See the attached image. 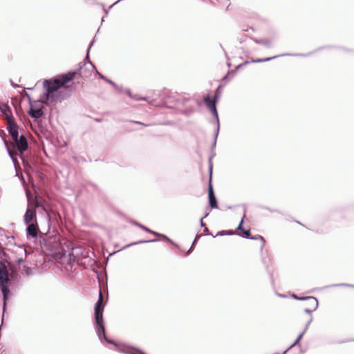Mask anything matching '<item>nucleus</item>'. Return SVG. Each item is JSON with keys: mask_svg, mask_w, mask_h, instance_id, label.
<instances>
[{"mask_svg": "<svg viewBox=\"0 0 354 354\" xmlns=\"http://www.w3.org/2000/svg\"><path fill=\"white\" fill-rule=\"evenodd\" d=\"M73 73H64L44 80L42 102L46 105L56 104L69 97L70 94L64 86L73 80Z\"/></svg>", "mask_w": 354, "mask_h": 354, "instance_id": "nucleus-1", "label": "nucleus"}, {"mask_svg": "<svg viewBox=\"0 0 354 354\" xmlns=\"http://www.w3.org/2000/svg\"><path fill=\"white\" fill-rule=\"evenodd\" d=\"M105 304L103 301V296L102 292L100 290L98 299L95 304L94 306V314H95V331L100 341L102 344L108 343L114 345L120 344V343L115 342L114 340L109 339L106 336V328L104 326V322L103 319V312Z\"/></svg>", "mask_w": 354, "mask_h": 354, "instance_id": "nucleus-2", "label": "nucleus"}, {"mask_svg": "<svg viewBox=\"0 0 354 354\" xmlns=\"http://www.w3.org/2000/svg\"><path fill=\"white\" fill-rule=\"evenodd\" d=\"M208 184H207V200L208 206L206 207L205 212L201 217V228L204 225L203 220L209 215V210L211 209H218V200L216 196L213 186V164L209 161V172H208Z\"/></svg>", "mask_w": 354, "mask_h": 354, "instance_id": "nucleus-3", "label": "nucleus"}, {"mask_svg": "<svg viewBox=\"0 0 354 354\" xmlns=\"http://www.w3.org/2000/svg\"><path fill=\"white\" fill-rule=\"evenodd\" d=\"M132 224L140 227V229L145 231L146 232H148L149 234H151L157 236L158 238L150 239V240H140L138 241L133 242V243L128 244L124 248H128L131 245H138V244H141V243H155V242H158L159 241H163L169 243L170 244H171L172 245H174V247H176L177 248H179V245L177 243H176L174 241H172L169 237L166 236L165 234L159 233L156 231H153V230L149 229V227H146L145 225L138 223L136 221H133L132 222Z\"/></svg>", "mask_w": 354, "mask_h": 354, "instance_id": "nucleus-4", "label": "nucleus"}, {"mask_svg": "<svg viewBox=\"0 0 354 354\" xmlns=\"http://www.w3.org/2000/svg\"><path fill=\"white\" fill-rule=\"evenodd\" d=\"M95 40L93 39L91 44H89L87 51L86 55L84 60L80 63V66L77 69L74 71H71L67 73H73L74 75L73 76V80L76 76H80L82 79H86L89 77L92 73V71L94 70L95 71V66L93 64V63L89 59V52L90 50L94 43Z\"/></svg>", "mask_w": 354, "mask_h": 354, "instance_id": "nucleus-5", "label": "nucleus"}, {"mask_svg": "<svg viewBox=\"0 0 354 354\" xmlns=\"http://www.w3.org/2000/svg\"><path fill=\"white\" fill-rule=\"evenodd\" d=\"M203 102L207 110L213 116V119L210 120L209 122L215 124L220 123L217 110V104L219 100H217V97L214 98L212 94H208L203 97Z\"/></svg>", "mask_w": 354, "mask_h": 354, "instance_id": "nucleus-6", "label": "nucleus"}, {"mask_svg": "<svg viewBox=\"0 0 354 354\" xmlns=\"http://www.w3.org/2000/svg\"><path fill=\"white\" fill-rule=\"evenodd\" d=\"M10 282V277H9V272L8 274H3L0 276V290L3 295V312L6 310V302L7 300L9 299L11 292L8 286V283Z\"/></svg>", "mask_w": 354, "mask_h": 354, "instance_id": "nucleus-7", "label": "nucleus"}, {"mask_svg": "<svg viewBox=\"0 0 354 354\" xmlns=\"http://www.w3.org/2000/svg\"><path fill=\"white\" fill-rule=\"evenodd\" d=\"M178 102L184 106L183 113L189 115L196 106L199 105V100L197 98L180 97Z\"/></svg>", "mask_w": 354, "mask_h": 354, "instance_id": "nucleus-8", "label": "nucleus"}, {"mask_svg": "<svg viewBox=\"0 0 354 354\" xmlns=\"http://www.w3.org/2000/svg\"><path fill=\"white\" fill-rule=\"evenodd\" d=\"M10 142L12 149L20 155H22L28 149V140L23 134H21L16 140L12 139Z\"/></svg>", "mask_w": 354, "mask_h": 354, "instance_id": "nucleus-9", "label": "nucleus"}, {"mask_svg": "<svg viewBox=\"0 0 354 354\" xmlns=\"http://www.w3.org/2000/svg\"><path fill=\"white\" fill-rule=\"evenodd\" d=\"M41 102L39 100L29 105L28 113L32 118L35 120H37L44 115V112L41 106Z\"/></svg>", "mask_w": 354, "mask_h": 354, "instance_id": "nucleus-10", "label": "nucleus"}, {"mask_svg": "<svg viewBox=\"0 0 354 354\" xmlns=\"http://www.w3.org/2000/svg\"><path fill=\"white\" fill-rule=\"evenodd\" d=\"M115 348L118 352L124 354H147L143 351L137 347H134L124 343L115 344Z\"/></svg>", "mask_w": 354, "mask_h": 354, "instance_id": "nucleus-11", "label": "nucleus"}, {"mask_svg": "<svg viewBox=\"0 0 354 354\" xmlns=\"http://www.w3.org/2000/svg\"><path fill=\"white\" fill-rule=\"evenodd\" d=\"M220 129H221V123L216 124V128L214 129V134H213V141H212V143L210 147L211 152H210V155L209 156V158H208V172H209V161L211 160V162L213 164L212 159L216 156V153L214 152V149L216 146V142H217V138H218V134L220 132Z\"/></svg>", "mask_w": 354, "mask_h": 354, "instance_id": "nucleus-12", "label": "nucleus"}, {"mask_svg": "<svg viewBox=\"0 0 354 354\" xmlns=\"http://www.w3.org/2000/svg\"><path fill=\"white\" fill-rule=\"evenodd\" d=\"M24 222L25 225L32 224L37 221V212L35 208L30 207L29 203H28V207L24 215Z\"/></svg>", "mask_w": 354, "mask_h": 354, "instance_id": "nucleus-13", "label": "nucleus"}, {"mask_svg": "<svg viewBox=\"0 0 354 354\" xmlns=\"http://www.w3.org/2000/svg\"><path fill=\"white\" fill-rule=\"evenodd\" d=\"M26 236L28 239L32 238V239H37L38 238V234L39 232V226L37 224V222H34L32 224L26 225Z\"/></svg>", "mask_w": 354, "mask_h": 354, "instance_id": "nucleus-14", "label": "nucleus"}, {"mask_svg": "<svg viewBox=\"0 0 354 354\" xmlns=\"http://www.w3.org/2000/svg\"><path fill=\"white\" fill-rule=\"evenodd\" d=\"M6 129L8 132L9 136L11 138L12 140V139H17V137L20 136L19 132V126L16 123V122H12L9 124H6Z\"/></svg>", "mask_w": 354, "mask_h": 354, "instance_id": "nucleus-15", "label": "nucleus"}, {"mask_svg": "<svg viewBox=\"0 0 354 354\" xmlns=\"http://www.w3.org/2000/svg\"><path fill=\"white\" fill-rule=\"evenodd\" d=\"M310 55H313V53H283L277 55H274L272 57H268L263 58V62H269L271 60H273L274 59H277L280 57H285V56H290V57H306Z\"/></svg>", "mask_w": 354, "mask_h": 354, "instance_id": "nucleus-16", "label": "nucleus"}, {"mask_svg": "<svg viewBox=\"0 0 354 354\" xmlns=\"http://www.w3.org/2000/svg\"><path fill=\"white\" fill-rule=\"evenodd\" d=\"M261 262H262L263 265L265 266L266 272H268V274L269 275L270 280L272 285L274 286V278H273V273H272V270L270 269V264L271 261L268 257H264L263 252L261 253Z\"/></svg>", "mask_w": 354, "mask_h": 354, "instance_id": "nucleus-17", "label": "nucleus"}, {"mask_svg": "<svg viewBox=\"0 0 354 354\" xmlns=\"http://www.w3.org/2000/svg\"><path fill=\"white\" fill-rule=\"evenodd\" d=\"M0 109L3 114L5 119L6 120L7 124H9L10 121L15 122V118L12 115V110L9 106L3 104L0 108Z\"/></svg>", "mask_w": 354, "mask_h": 354, "instance_id": "nucleus-18", "label": "nucleus"}, {"mask_svg": "<svg viewBox=\"0 0 354 354\" xmlns=\"http://www.w3.org/2000/svg\"><path fill=\"white\" fill-rule=\"evenodd\" d=\"M249 38L257 44L263 45L266 48H272V42L267 38H257L254 36H250Z\"/></svg>", "mask_w": 354, "mask_h": 354, "instance_id": "nucleus-19", "label": "nucleus"}, {"mask_svg": "<svg viewBox=\"0 0 354 354\" xmlns=\"http://www.w3.org/2000/svg\"><path fill=\"white\" fill-rule=\"evenodd\" d=\"M330 48H336V49H339V50H342L346 53H352L353 52V49H351V48H346L344 46H333V45H327V46H320L319 48H317V49H315L314 51H313V54L315 52H317V51H319L322 49H330Z\"/></svg>", "mask_w": 354, "mask_h": 354, "instance_id": "nucleus-20", "label": "nucleus"}, {"mask_svg": "<svg viewBox=\"0 0 354 354\" xmlns=\"http://www.w3.org/2000/svg\"><path fill=\"white\" fill-rule=\"evenodd\" d=\"M47 202L44 198H38L35 201V207L33 208H41L46 214L50 216L49 209L46 207Z\"/></svg>", "mask_w": 354, "mask_h": 354, "instance_id": "nucleus-21", "label": "nucleus"}, {"mask_svg": "<svg viewBox=\"0 0 354 354\" xmlns=\"http://www.w3.org/2000/svg\"><path fill=\"white\" fill-rule=\"evenodd\" d=\"M290 297L297 301H310V303H315V299H316V297L313 296L300 297L295 293H292L290 295Z\"/></svg>", "mask_w": 354, "mask_h": 354, "instance_id": "nucleus-22", "label": "nucleus"}, {"mask_svg": "<svg viewBox=\"0 0 354 354\" xmlns=\"http://www.w3.org/2000/svg\"><path fill=\"white\" fill-rule=\"evenodd\" d=\"M235 75V71L233 70H228L226 74L221 78V82L226 84L234 77Z\"/></svg>", "mask_w": 354, "mask_h": 354, "instance_id": "nucleus-23", "label": "nucleus"}, {"mask_svg": "<svg viewBox=\"0 0 354 354\" xmlns=\"http://www.w3.org/2000/svg\"><path fill=\"white\" fill-rule=\"evenodd\" d=\"M225 86V84H224L222 82H221V83L218 84V86L214 90V95H213L214 98L217 97V100H220L221 96V93L223 92V89Z\"/></svg>", "mask_w": 354, "mask_h": 354, "instance_id": "nucleus-24", "label": "nucleus"}, {"mask_svg": "<svg viewBox=\"0 0 354 354\" xmlns=\"http://www.w3.org/2000/svg\"><path fill=\"white\" fill-rule=\"evenodd\" d=\"M249 239L254 240V241H257V240L261 241L260 253H262L263 248L266 244V241H265L264 238L259 234H257L254 236L251 235Z\"/></svg>", "mask_w": 354, "mask_h": 354, "instance_id": "nucleus-25", "label": "nucleus"}, {"mask_svg": "<svg viewBox=\"0 0 354 354\" xmlns=\"http://www.w3.org/2000/svg\"><path fill=\"white\" fill-rule=\"evenodd\" d=\"M95 74L99 75V77L105 81L106 82L109 83L111 86H113L114 88H118V85L116 84L113 81H112L111 79L108 78L106 76L100 73V72L95 69Z\"/></svg>", "mask_w": 354, "mask_h": 354, "instance_id": "nucleus-26", "label": "nucleus"}, {"mask_svg": "<svg viewBox=\"0 0 354 354\" xmlns=\"http://www.w3.org/2000/svg\"><path fill=\"white\" fill-rule=\"evenodd\" d=\"M313 308H306L304 309V312L305 313H306V314L310 315V317L312 316V313L315 311L318 308L319 301H318V299L317 298H316V299H315V303H313Z\"/></svg>", "mask_w": 354, "mask_h": 354, "instance_id": "nucleus-27", "label": "nucleus"}, {"mask_svg": "<svg viewBox=\"0 0 354 354\" xmlns=\"http://www.w3.org/2000/svg\"><path fill=\"white\" fill-rule=\"evenodd\" d=\"M235 233H234V231L233 230H221V231H218L216 234L215 236L211 234L212 236V237H216V236H230V235H234Z\"/></svg>", "mask_w": 354, "mask_h": 354, "instance_id": "nucleus-28", "label": "nucleus"}, {"mask_svg": "<svg viewBox=\"0 0 354 354\" xmlns=\"http://www.w3.org/2000/svg\"><path fill=\"white\" fill-rule=\"evenodd\" d=\"M304 335H305V334H304V333H301H301L297 335V338L295 339V341L291 344H292V346H294V347H295V346H299V347L301 348V344L300 342H301V340L302 339V338H303V337H304Z\"/></svg>", "mask_w": 354, "mask_h": 354, "instance_id": "nucleus-29", "label": "nucleus"}, {"mask_svg": "<svg viewBox=\"0 0 354 354\" xmlns=\"http://www.w3.org/2000/svg\"><path fill=\"white\" fill-rule=\"evenodd\" d=\"M24 262V259L22 257L18 258L13 263L15 270H21V264Z\"/></svg>", "mask_w": 354, "mask_h": 354, "instance_id": "nucleus-30", "label": "nucleus"}, {"mask_svg": "<svg viewBox=\"0 0 354 354\" xmlns=\"http://www.w3.org/2000/svg\"><path fill=\"white\" fill-rule=\"evenodd\" d=\"M8 268L6 265V263L1 261H0V276L3 275V274H8Z\"/></svg>", "mask_w": 354, "mask_h": 354, "instance_id": "nucleus-31", "label": "nucleus"}, {"mask_svg": "<svg viewBox=\"0 0 354 354\" xmlns=\"http://www.w3.org/2000/svg\"><path fill=\"white\" fill-rule=\"evenodd\" d=\"M21 272H24L27 276H30L32 274V269L30 267H28L25 265H24L21 268V270H20Z\"/></svg>", "mask_w": 354, "mask_h": 354, "instance_id": "nucleus-32", "label": "nucleus"}, {"mask_svg": "<svg viewBox=\"0 0 354 354\" xmlns=\"http://www.w3.org/2000/svg\"><path fill=\"white\" fill-rule=\"evenodd\" d=\"M351 284H350V283H341L332 284L330 286H326L323 288H328L330 287H349V288H351Z\"/></svg>", "mask_w": 354, "mask_h": 354, "instance_id": "nucleus-33", "label": "nucleus"}, {"mask_svg": "<svg viewBox=\"0 0 354 354\" xmlns=\"http://www.w3.org/2000/svg\"><path fill=\"white\" fill-rule=\"evenodd\" d=\"M198 239H199V232H198L196 233L195 239L193 241L192 244L190 248L187 250V252L186 253V255H189L192 252L193 247L196 245V242H197Z\"/></svg>", "mask_w": 354, "mask_h": 354, "instance_id": "nucleus-34", "label": "nucleus"}, {"mask_svg": "<svg viewBox=\"0 0 354 354\" xmlns=\"http://www.w3.org/2000/svg\"><path fill=\"white\" fill-rule=\"evenodd\" d=\"M243 232V234L241 235V234H239V236L245 238V239H249L250 236H251V232H250V230H246V229H243V230L241 231Z\"/></svg>", "mask_w": 354, "mask_h": 354, "instance_id": "nucleus-35", "label": "nucleus"}, {"mask_svg": "<svg viewBox=\"0 0 354 354\" xmlns=\"http://www.w3.org/2000/svg\"><path fill=\"white\" fill-rule=\"evenodd\" d=\"M139 100H142V101H146V102H148L151 105H155L156 106V100L155 99H153L151 100H149V97H147V96H145V97H140L139 98Z\"/></svg>", "mask_w": 354, "mask_h": 354, "instance_id": "nucleus-36", "label": "nucleus"}, {"mask_svg": "<svg viewBox=\"0 0 354 354\" xmlns=\"http://www.w3.org/2000/svg\"><path fill=\"white\" fill-rule=\"evenodd\" d=\"M313 316H311V317H310L309 320L306 322V325H305V326H304V330L301 331V333H304V334H305V333H306V331L308 330V328H309V326H310V324H311V323H312V322H313Z\"/></svg>", "mask_w": 354, "mask_h": 354, "instance_id": "nucleus-37", "label": "nucleus"}, {"mask_svg": "<svg viewBox=\"0 0 354 354\" xmlns=\"http://www.w3.org/2000/svg\"><path fill=\"white\" fill-rule=\"evenodd\" d=\"M245 216V210L244 211V214H243V218H241V221L239 222V225H238V226L236 227L237 230H239V231L241 232L243 230V229H244V227H243V223L244 222Z\"/></svg>", "mask_w": 354, "mask_h": 354, "instance_id": "nucleus-38", "label": "nucleus"}, {"mask_svg": "<svg viewBox=\"0 0 354 354\" xmlns=\"http://www.w3.org/2000/svg\"><path fill=\"white\" fill-rule=\"evenodd\" d=\"M260 207L262 208V209H267V210H268L270 212H277V213L281 214V212L279 210L277 209H271V208H270L268 207H266V206H264V205H261Z\"/></svg>", "mask_w": 354, "mask_h": 354, "instance_id": "nucleus-39", "label": "nucleus"}, {"mask_svg": "<svg viewBox=\"0 0 354 354\" xmlns=\"http://www.w3.org/2000/svg\"><path fill=\"white\" fill-rule=\"evenodd\" d=\"M129 122L141 125L143 127L151 126L150 124H145V123H142V122H141L140 121H136V120H129Z\"/></svg>", "mask_w": 354, "mask_h": 354, "instance_id": "nucleus-40", "label": "nucleus"}, {"mask_svg": "<svg viewBox=\"0 0 354 354\" xmlns=\"http://www.w3.org/2000/svg\"><path fill=\"white\" fill-rule=\"evenodd\" d=\"M4 143L6 145V147H7V151H8V153L9 156L11 158L12 161L15 162L14 155H13L12 151L10 149H8V147L7 146V142L6 140H4Z\"/></svg>", "mask_w": 354, "mask_h": 354, "instance_id": "nucleus-41", "label": "nucleus"}, {"mask_svg": "<svg viewBox=\"0 0 354 354\" xmlns=\"http://www.w3.org/2000/svg\"><path fill=\"white\" fill-rule=\"evenodd\" d=\"M251 63H263V58H255L252 59L250 61Z\"/></svg>", "mask_w": 354, "mask_h": 354, "instance_id": "nucleus-42", "label": "nucleus"}, {"mask_svg": "<svg viewBox=\"0 0 354 354\" xmlns=\"http://www.w3.org/2000/svg\"><path fill=\"white\" fill-rule=\"evenodd\" d=\"M243 65L241 63L236 66L235 68L233 69V71H235V73H236L240 69L243 68Z\"/></svg>", "mask_w": 354, "mask_h": 354, "instance_id": "nucleus-43", "label": "nucleus"}, {"mask_svg": "<svg viewBox=\"0 0 354 354\" xmlns=\"http://www.w3.org/2000/svg\"><path fill=\"white\" fill-rule=\"evenodd\" d=\"M26 97L28 98V102H29V105H30V104H32L33 102H36L38 101V100H32L31 99L30 95L28 93H26Z\"/></svg>", "mask_w": 354, "mask_h": 354, "instance_id": "nucleus-44", "label": "nucleus"}, {"mask_svg": "<svg viewBox=\"0 0 354 354\" xmlns=\"http://www.w3.org/2000/svg\"><path fill=\"white\" fill-rule=\"evenodd\" d=\"M1 233H2V235H1V236H5L8 239L9 238H10V237H11L12 239H14V236H12V235L8 234V231H6V232H1Z\"/></svg>", "mask_w": 354, "mask_h": 354, "instance_id": "nucleus-45", "label": "nucleus"}, {"mask_svg": "<svg viewBox=\"0 0 354 354\" xmlns=\"http://www.w3.org/2000/svg\"><path fill=\"white\" fill-rule=\"evenodd\" d=\"M1 233H2V235H1V236H5L8 239L9 238H10V237H11L12 239H14V236H12V235L8 234V231H6V232H1Z\"/></svg>", "mask_w": 354, "mask_h": 354, "instance_id": "nucleus-46", "label": "nucleus"}, {"mask_svg": "<svg viewBox=\"0 0 354 354\" xmlns=\"http://www.w3.org/2000/svg\"><path fill=\"white\" fill-rule=\"evenodd\" d=\"M124 92L130 97H134L133 95L131 93L130 89L126 88L124 89Z\"/></svg>", "mask_w": 354, "mask_h": 354, "instance_id": "nucleus-47", "label": "nucleus"}, {"mask_svg": "<svg viewBox=\"0 0 354 354\" xmlns=\"http://www.w3.org/2000/svg\"><path fill=\"white\" fill-rule=\"evenodd\" d=\"M40 243H44V245H46V247H48V244L47 243V241L44 239V238H40Z\"/></svg>", "mask_w": 354, "mask_h": 354, "instance_id": "nucleus-48", "label": "nucleus"}, {"mask_svg": "<svg viewBox=\"0 0 354 354\" xmlns=\"http://www.w3.org/2000/svg\"><path fill=\"white\" fill-rule=\"evenodd\" d=\"M204 227L203 234H201V237L203 235V236H207V235H208V233H207V232H208V229L205 226V225H204L202 227Z\"/></svg>", "mask_w": 354, "mask_h": 354, "instance_id": "nucleus-49", "label": "nucleus"}, {"mask_svg": "<svg viewBox=\"0 0 354 354\" xmlns=\"http://www.w3.org/2000/svg\"><path fill=\"white\" fill-rule=\"evenodd\" d=\"M10 84L14 87V88H19L20 86L17 84H15L12 80H10Z\"/></svg>", "mask_w": 354, "mask_h": 354, "instance_id": "nucleus-50", "label": "nucleus"}, {"mask_svg": "<svg viewBox=\"0 0 354 354\" xmlns=\"http://www.w3.org/2000/svg\"><path fill=\"white\" fill-rule=\"evenodd\" d=\"M276 295L277 297H279L280 298H286L287 297V295L285 294H283V293L276 292Z\"/></svg>", "mask_w": 354, "mask_h": 354, "instance_id": "nucleus-51", "label": "nucleus"}, {"mask_svg": "<svg viewBox=\"0 0 354 354\" xmlns=\"http://www.w3.org/2000/svg\"><path fill=\"white\" fill-rule=\"evenodd\" d=\"M117 91H120V92H122V91H124V89H123V88L120 86H118V88H115Z\"/></svg>", "mask_w": 354, "mask_h": 354, "instance_id": "nucleus-52", "label": "nucleus"}, {"mask_svg": "<svg viewBox=\"0 0 354 354\" xmlns=\"http://www.w3.org/2000/svg\"><path fill=\"white\" fill-rule=\"evenodd\" d=\"M250 63H251L250 61L246 60V61H244L243 62H242L241 64L243 65V66H245L248 64H249Z\"/></svg>", "mask_w": 354, "mask_h": 354, "instance_id": "nucleus-53", "label": "nucleus"}, {"mask_svg": "<svg viewBox=\"0 0 354 354\" xmlns=\"http://www.w3.org/2000/svg\"><path fill=\"white\" fill-rule=\"evenodd\" d=\"M133 97H131V98L135 100H139V98L140 97L138 95H133Z\"/></svg>", "mask_w": 354, "mask_h": 354, "instance_id": "nucleus-54", "label": "nucleus"}, {"mask_svg": "<svg viewBox=\"0 0 354 354\" xmlns=\"http://www.w3.org/2000/svg\"><path fill=\"white\" fill-rule=\"evenodd\" d=\"M350 342V340L348 339H346V340H341V341H339L338 343L339 344H343V343H346V342Z\"/></svg>", "mask_w": 354, "mask_h": 354, "instance_id": "nucleus-55", "label": "nucleus"}, {"mask_svg": "<svg viewBox=\"0 0 354 354\" xmlns=\"http://www.w3.org/2000/svg\"><path fill=\"white\" fill-rule=\"evenodd\" d=\"M294 346H292V344H290L286 349V351L288 352L290 350H291Z\"/></svg>", "mask_w": 354, "mask_h": 354, "instance_id": "nucleus-56", "label": "nucleus"}, {"mask_svg": "<svg viewBox=\"0 0 354 354\" xmlns=\"http://www.w3.org/2000/svg\"><path fill=\"white\" fill-rule=\"evenodd\" d=\"M0 254H4L3 249L1 244H0Z\"/></svg>", "mask_w": 354, "mask_h": 354, "instance_id": "nucleus-57", "label": "nucleus"}, {"mask_svg": "<svg viewBox=\"0 0 354 354\" xmlns=\"http://www.w3.org/2000/svg\"><path fill=\"white\" fill-rule=\"evenodd\" d=\"M308 306L310 308H313V303H310V301H308Z\"/></svg>", "mask_w": 354, "mask_h": 354, "instance_id": "nucleus-58", "label": "nucleus"}, {"mask_svg": "<svg viewBox=\"0 0 354 354\" xmlns=\"http://www.w3.org/2000/svg\"><path fill=\"white\" fill-rule=\"evenodd\" d=\"M1 232H6V230H4V229H3V228L0 227V235H2Z\"/></svg>", "mask_w": 354, "mask_h": 354, "instance_id": "nucleus-59", "label": "nucleus"}, {"mask_svg": "<svg viewBox=\"0 0 354 354\" xmlns=\"http://www.w3.org/2000/svg\"><path fill=\"white\" fill-rule=\"evenodd\" d=\"M230 6H231V3H229V5L227 6L226 10H230Z\"/></svg>", "mask_w": 354, "mask_h": 354, "instance_id": "nucleus-60", "label": "nucleus"}, {"mask_svg": "<svg viewBox=\"0 0 354 354\" xmlns=\"http://www.w3.org/2000/svg\"><path fill=\"white\" fill-rule=\"evenodd\" d=\"M231 65H232V64H231V62H227V66L228 67H230V66H231Z\"/></svg>", "mask_w": 354, "mask_h": 354, "instance_id": "nucleus-61", "label": "nucleus"}, {"mask_svg": "<svg viewBox=\"0 0 354 354\" xmlns=\"http://www.w3.org/2000/svg\"><path fill=\"white\" fill-rule=\"evenodd\" d=\"M300 353H304V351L301 348H300Z\"/></svg>", "mask_w": 354, "mask_h": 354, "instance_id": "nucleus-62", "label": "nucleus"}, {"mask_svg": "<svg viewBox=\"0 0 354 354\" xmlns=\"http://www.w3.org/2000/svg\"><path fill=\"white\" fill-rule=\"evenodd\" d=\"M287 352L286 351V350L282 353V354H286Z\"/></svg>", "mask_w": 354, "mask_h": 354, "instance_id": "nucleus-63", "label": "nucleus"}, {"mask_svg": "<svg viewBox=\"0 0 354 354\" xmlns=\"http://www.w3.org/2000/svg\"><path fill=\"white\" fill-rule=\"evenodd\" d=\"M351 288H354V284H351Z\"/></svg>", "mask_w": 354, "mask_h": 354, "instance_id": "nucleus-64", "label": "nucleus"}]
</instances>
